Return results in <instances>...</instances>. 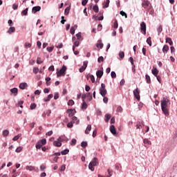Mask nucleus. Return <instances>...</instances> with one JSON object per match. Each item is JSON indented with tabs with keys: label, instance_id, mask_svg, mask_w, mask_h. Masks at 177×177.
I'll return each mask as SVG.
<instances>
[{
	"label": "nucleus",
	"instance_id": "7c9ffc66",
	"mask_svg": "<svg viewBox=\"0 0 177 177\" xmlns=\"http://www.w3.org/2000/svg\"><path fill=\"white\" fill-rule=\"evenodd\" d=\"M93 10H94L95 13H99V6L97 5L93 6Z\"/></svg>",
	"mask_w": 177,
	"mask_h": 177
},
{
	"label": "nucleus",
	"instance_id": "20e7f679",
	"mask_svg": "<svg viewBox=\"0 0 177 177\" xmlns=\"http://www.w3.org/2000/svg\"><path fill=\"white\" fill-rule=\"evenodd\" d=\"M143 127H145V122L143 121H142V122H138L137 124L136 125V129H142Z\"/></svg>",
	"mask_w": 177,
	"mask_h": 177
},
{
	"label": "nucleus",
	"instance_id": "ddd939ff",
	"mask_svg": "<svg viewBox=\"0 0 177 177\" xmlns=\"http://www.w3.org/2000/svg\"><path fill=\"white\" fill-rule=\"evenodd\" d=\"M96 75L97 78H102V77H103V71H101V70L97 71Z\"/></svg>",
	"mask_w": 177,
	"mask_h": 177
},
{
	"label": "nucleus",
	"instance_id": "0eeeda50",
	"mask_svg": "<svg viewBox=\"0 0 177 177\" xmlns=\"http://www.w3.org/2000/svg\"><path fill=\"white\" fill-rule=\"evenodd\" d=\"M100 95H101L102 97H104V96L107 95V90L106 88H100Z\"/></svg>",
	"mask_w": 177,
	"mask_h": 177
},
{
	"label": "nucleus",
	"instance_id": "ea45409f",
	"mask_svg": "<svg viewBox=\"0 0 177 177\" xmlns=\"http://www.w3.org/2000/svg\"><path fill=\"white\" fill-rule=\"evenodd\" d=\"M53 49H55V46H53L46 48V50H48L49 52V53H50V52H53Z\"/></svg>",
	"mask_w": 177,
	"mask_h": 177
},
{
	"label": "nucleus",
	"instance_id": "5701e85b",
	"mask_svg": "<svg viewBox=\"0 0 177 177\" xmlns=\"http://www.w3.org/2000/svg\"><path fill=\"white\" fill-rule=\"evenodd\" d=\"M143 143H144V145H148V146L151 145V141L149 140V139H147V138H145L143 140Z\"/></svg>",
	"mask_w": 177,
	"mask_h": 177
},
{
	"label": "nucleus",
	"instance_id": "79ce46f5",
	"mask_svg": "<svg viewBox=\"0 0 177 177\" xmlns=\"http://www.w3.org/2000/svg\"><path fill=\"white\" fill-rule=\"evenodd\" d=\"M35 147L37 150H39V149L42 147V145L39 143V141L37 142Z\"/></svg>",
	"mask_w": 177,
	"mask_h": 177
},
{
	"label": "nucleus",
	"instance_id": "c9c22d12",
	"mask_svg": "<svg viewBox=\"0 0 177 177\" xmlns=\"http://www.w3.org/2000/svg\"><path fill=\"white\" fill-rule=\"evenodd\" d=\"M95 166H93L92 165V163H89L88 164V169H90V171H92V172H93V171H95Z\"/></svg>",
	"mask_w": 177,
	"mask_h": 177
},
{
	"label": "nucleus",
	"instance_id": "c756f323",
	"mask_svg": "<svg viewBox=\"0 0 177 177\" xmlns=\"http://www.w3.org/2000/svg\"><path fill=\"white\" fill-rule=\"evenodd\" d=\"M76 38L77 41H82V36L81 35V32H79L77 34H76Z\"/></svg>",
	"mask_w": 177,
	"mask_h": 177
},
{
	"label": "nucleus",
	"instance_id": "6e6d98bb",
	"mask_svg": "<svg viewBox=\"0 0 177 177\" xmlns=\"http://www.w3.org/2000/svg\"><path fill=\"white\" fill-rule=\"evenodd\" d=\"M111 78H116L117 77V74L114 71H112L111 73Z\"/></svg>",
	"mask_w": 177,
	"mask_h": 177
},
{
	"label": "nucleus",
	"instance_id": "9b49d317",
	"mask_svg": "<svg viewBox=\"0 0 177 177\" xmlns=\"http://www.w3.org/2000/svg\"><path fill=\"white\" fill-rule=\"evenodd\" d=\"M39 10H41V6H34L32 8V13H37V12H39Z\"/></svg>",
	"mask_w": 177,
	"mask_h": 177
},
{
	"label": "nucleus",
	"instance_id": "cd10ccee",
	"mask_svg": "<svg viewBox=\"0 0 177 177\" xmlns=\"http://www.w3.org/2000/svg\"><path fill=\"white\" fill-rule=\"evenodd\" d=\"M89 77H90V78H91V82H92L93 84H94V82H95V76H93V75H88L86 76L87 80H89Z\"/></svg>",
	"mask_w": 177,
	"mask_h": 177
},
{
	"label": "nucleus",
	"instance_id": "473e14b6",
	"mask_svg": "<svg viewBox=\"0 0 177 177\" xmlns=\"http://www.w3.org/2000/svg\"><path fill=\"white\" fill-rule=\"evenodd\" d=\"M26 169L27 171H35V167L33 166H26Z\"/></svg>",
	"mask_w": 177,
	"mask_h": 177
},
{
	"label": "nucleus",
	"instance_id": "4468645a",
	"mask_svg": "<svg viewBox=\"0 0 177 177\" xmlns=\"http://www.w3.org/2000/svg\"><path fill=\"white\" fill-rule=\"evenodd\" d=\"M149 5H150V2L148 1H144L142 3V8H144L145 9L147 8V6H149Z\"/></svg>",
	"mask_w": 177,
	"mask_h": 177
},
{
	"label": "nucleus",
	"instance_id": "2eb2a0df",
	"mask_svg": "<svg viewBox=\"0 0 177 177\" xmlns=\"http://www.w3.org/2000/svg\"><path fill=\"white\" fill-rule=\"evenodd\" d=\"M15 31H16V28H15L14 26H11L8 30L7 32H8V34L10 35V34L15 32Z\"/></svg>",
	"mask_w": 177,
	"mask_h": 177
},
{
	"label": "nucleus",
	"instance_id": "4c0bfd02",
	"mask_svg": "<svg viewBox=\"0 0 177 177\" xmlns=\"http://www.w3.org/2000/svg\"><path fill=\"white\" fill-rule=\"evenodd\" d=\"M40 145H46V140L45 138L41 139L40 141H39Z\"/></svg>",
	"mask_w": 177,
	"mask_h": 177
},
{
	"label": "nucleus",
	"instance_id": "0e129e2a",
	"mask_svg": "<svg viewBox=\"0 0 177 177\" xmlns=\"http://www.w3.org/2000/svg\"><path fill=\"white\" fill-rule=\"evenodd\" d=\"M73 46H75V47L80 46V41H74Z\"/></svg>",
	"mask_w": 177,
	"mask_h": 177
},
{
	"label": "nucleus",
	"instance_id": "b1692460",
	"mask_svg": "<svg viewBox=\"0 0 177 177\" xmlns=\"http://www.w3.org/2000/svg\"><path fill=\"white\" fill-rule=\"evenodd\" d=\"M145 80L147 84H151V79L149 75H145Z\"/></svg>",
	"mask_w": 177,
	"mask_h": 177
},
{
	"label": "nucleus",
	"instance_id": "9d476101",
	"mask_svg": "<svg viewBox=\"0 0 177 177\" xmlns=\"http://www.w3.org/2000/svg\"><path fill=\"white\" fill-rule=\"evenodd\" d=\"M77 28H78V25L77 24L74 25V26H72L71 28L70 32L71 34H72V35H74L75 34V29Z\"/></svg>",
	"mask_w": 177,
	"mask_h": 177
},
{
	"label": "nucleus",
	"instance_id": "a18cd8bd",
	"mask_svg": "<svg viewBox=\"0 0 177 177\" xmlns=\"http://www.w3.org/2000/svg\"><path fill=\"white\" fill-rule=\"evenodd\" d=\"M119 56H120V59L125 57V53H124L123 51H120L119 53Z\"/></svg>",
	"mask_w": 177,
	"mask_h": 177
},
{
	"label": "nucleus",
	"instance_id": "49530a36",
	"mask_svg": "<svg viewBox=\"0 0 177 177\" xmlns=\"http://www.w3.org/2000/svg\"><path fill=\"white\" fill-rule=\"evenodd\" d=\"M147 43L148 44V45L149 46H151V37H149L147 39Z\"/></svg>",
	"mask_w": 177,
	"mask_h": 177
},
{
	"label": "nucleus",
	"instance_id": "5fc2aeb1",
	"mask_svg": "<svg viewBox=\"0 0 177 177\" xmlns=\"http://www.w3.org/2000/svg\"><path fill=\"white\" fill-rule=\"evenodd\" d=\"M113 27L115 28H118V21H117V19H115L114 23H113Z\"/></svg>",
	"mask_w": 177,
	"mask_h": 177
},
{
	"label": "nucleus",
	"instance_id": "aec40b11",
	"mask_svg": "<svg viewBox=\"0 0 177 177\" xmlns=\"http://www.w3.org/2000/svg\"><path fill=\"white\" fill-rule=\"evenodd\" d=\"M151 73L154 77H157L158 75V70L156 69V68H154L151 70Z\"/></svg>",
	"mask_w": 177,
	"mask_h": 177
},
{
	"label": "nucleus",
	"instance_id": "37998d69",
	"mask_svg": "<svg viewBox=\"0 0 177 177\" xmlns=\"http://www.w3.org/2000/svg\"><path fill=\"white\" fill-rule=\"evenodd\" d=\"M30 110L37 109V104L35 103L31 104L30 106Z\"/></svg>",
	"mask_w": 177,
	"mask_h": 177
},
{
	"label": "nucleus",
	"instance_id": "6e6552de",
	"mask_svg": "<svg viewBox=\"0 0 177 177\" xmlns=\"http://www.w3.org/2000/svg\"><path fill=\"white\" fill-rule=\"evenodd\" d=\"M140 30L143 31L144 34H146V23L144 21L140 24Z\"/></svg>",
	"mask_w": 177,
	"mask_h": 177
},
{
	"label": "nucleus",
	"instance_id": "052dcab7",
	"mask_svg": "<svg viewBox=\"0 0 177 177\" xmlns=\"http://www.w3.org/2000/svg\"><path fill=\"white\" fill-rule=\"evenodd\" d=\"M19 8V6L17 5V4H16V3H14L13 5H12V9H13V10H17V8Z\"/></svg>",
	"mask_w": 177,
	"mask_h": 177
},
{
	"label": "nucleus",
	"instance_id": "58836bf2",
	"mask_svg": "<svg viewBox=\"0 0 177 177\" xmlns=\"http://www.w3.org/2000/svg\"><path fill=\"white\" fill-rule=\"evenodd\" d=\"M81 146L83 147V149H85V147L88 146V142L86 141H83L81 143Z\"/></svg>",
	"mask_w": 177,
	"mask_h": 177
},
{
	"label": "nucleus",
	"instance_id": "6ab92c4d",
	"mask_svg": "<svg viewBox=\"0 0 177 177\" xmlns=\"http://www.w3.org/2000/svg\"><path fill=\"white\" fill-rule=\"evenodd\" d=\"M166 44H169L170 46H172V45H174L172 39H171L170 37H166Z\"/></svg>",
	"mask_w": 177,
	"mask_h": 177
},
{
	"label": "nucleus",
	"instance_id": "c03bdc74",
	"mask_svg": "<svg viewBox=\"0 0 177 177\" xmlns=\"http://www.w3.org/2000/svg\"><path fill=\"white\" fill-rule=\"evenodd\" d=\"M76 144H77V140L75 138L72 139L71 142V146H75Z\"/></svg>",
	"mask_w": 177,
	"mask_h": 177
},
{
	"label": "nucleus",
	"instance_id": "39448f33",
	"mask_svg": "<svg viewBox=\"0 0 177 177\" xmlns=\"http://www.w3.org/2000/svg\"><path fill=\"white\" fill-rule=\"evenodd\" d=\"M59 142H68V138L66 137V136H61L59 138H57Z\"/></svg>",
	"mask_w": 177,
	"mask_h": 177
},
{
	"label": "nucleus",
	"instance_id": "a19ab883",
	"mask_svg": "<svg viewBox=\"0 0 177 177\" xmlns=\"http://www.w3.org/2000/svg\"><path fill=\"white\" fill-rule=\"evenodd\" d=\"M37 64H42V63H44V62L42 60H41V57H38L37 58Z\"/></svg>",
	"mask_w": 177,
	"mask_h": 177
},
{
	"label": "nucleus",
	"instance_id": "a211bd4d",
	"mask_svg": "<svg viewBox=\"0 0 177 177\" xmlns=\"http://www.w3.org/2000/svg\"><path fill=\"white\" fill-rule=\"evenodd\" d=\"M53 145L55 146V147H61L62 142L57 140L53 142Z\"/></svg>",
	"mask_w": 177,
	"mask_h": 177
},
{
	"label": "nucleus",
	"instance_id": "864d4df0",
	"mask_svg": "<svg viewBox=\"0 0 177 177\" xmlns=\"http://www.w3.org/2000/svg\"><path fill=\"white\" fill-rule=\"evenodd\" d=\"M117 113H122V107L121 106H118L116 109Z\"/></svg>",
	"mask_w": 177,
	"mask_h": 177
},
{
	"label": "nucleus",
	"instance_id": "13d9d810",
	"mask_svg": "<svg viewBox=\"0 0 177 177\" xmlns=\"http://www.w3.org/2000/svg\"><path fill=\"white\" fill-rule=\"evenodd\" d=\"M107 171H108V174H109V175L108 177H111V176H113V170H111V169H108Z\"/></svg>",
	"mask_w": 177,
	"mask_h": 177
},
{
	"label": "nucleus",
	"instance_id": "c85d7f7f",
	"mask_svg": "<svg viewBox=\"0 0 177 177\" xmlns=\"http://www.w3.org/2000/svg\"><path fill=\"white\" fill-rule=\"evenodd\" d=\"M71 6L66 7V8L65 10H64V15H65V16L68 15V13H70V10H71Z\"/></svg>",
	"mask_w": 177,
	"mask_h": 177
},
{
	"label": "nucleus",
	"instance_id": "412c9836",
	"mask_svg": "<svg viewBox=\"0 0 177 177\" xmlns=\"http://www.w3.org/2000/svg\"><path fill=\"white\" fill-rule=\"evenodd\" d=\"M162 52L163 53H167V52H168L169 50V46H168L167 45H165L162 48Z\"/></svg>",
	"mask_w": 177,
	"mask_h": 177
},
{
	"label": "nucleus",
	"instance_id": "f257e3e1",
	"mask_svg": "<svg viewBox=\"0 0 177 177\" xmlns=\"http://www.w3.org/2000/svg\"><path fill=\"white\" fill-rule=\"evenodd\" d=\"M169 102V100L167 97H163V99L160 101V105H161V110L166 115V117H168L169 115V111L168 110V102Z\"/></svg>",
	"mask_w": 177,
	"mask_h": 177
},
{
	"label": "nucleus",
	"instance_id": "7ed1b4c3",
	"mask_svg": "<svg viewBox=\"0 0 177 177\" xmlns=\"http://www.w3.org/2000/svg\"><path fill=\"white\" fill-rule=\"evenodd\" d=\"M133 95L137 99V100H140V91H139V88H136L133 91Z\"/></svg>",
	"mask_w": 177,
	"mask_h": 177
},
{
	"label": "nucleus",
	"instance_id": "bb28decb",
	"mask_svg": "<svg viewBox=\"0 0 177 177\" xmlns=\"http://www.w3.org/2000/svg\"><path fill=\"white\" fill-rule=\"evenodd\" d=\"M110 118H111V115L109 114V113H106L105 115V118H104V121L105 122H109Z\"/></svg>",
	"mask_w": 177,
	"mask_h": 177
},
{
	"label": "nucleus",
	"instance_id": "f704fd0d",
	"mask_svg": "<svg viewBox=\"0 0 177 177\" xmlns=\"http://www.w3.org/2000/svg\"><path fill=\"white\" fill-rule=\"evenodd\" d=\"M21 137V133H19L18 135L15 136L13 138L12 140L16 141L19 140V138Z\"/></svg>",
	"mask_w": 177,
	"mask_h": 177
},
{
	"label": "nucleus",
	"instance_id": "1a4fd4ad",
	"mask_svg": "<svg viewBox=\"0 0 177 177\" xmlns=\"http://www.w3.org/2000/svg\"><path fill=\"white\" fill-rule=\"evenodd\" d=\"M110 131L112 135H117V130H115V127L114 125L110 127Z\"/></svg>",
	"mask_w": 177,
	"mask_h": 177
},
{
	"label": "nucleus",
	"instance_id": "680f3d73",
	"mask_svg": "<svg viewBox=\"0 0 177 177\" xmlns=\"http://www.w3.org/2000/svg\"><path fill=\"white\" fill-rule=\"evenodd\" d=\"M129 62H130L131 66H133V64H135L133 63V57H130L129 58Z\"/></svg>",
	"mask_w": 177,
	"mask_h": 177
},
{
	"label": "nucleus",
	"instance_id": "3c124183",
	"mask_svg": "<svg viewBox=\"0 0 177 177\" xmlns=\"http://www.w3.org/2000/svg\"><path fill=\"white\" fill-rule=\"evenodd\" d=\"M55 48H57V49H62V48H63V43H60L59 44H56Z\"/></svg>",
	"mask_w": 177,
	"mask_h": 177
},
{
	"label": "nucleus",
	"instance_id": "338daca9",
	"mask_svg": "<svg viewBox=\"0 0 177 177\" xmlns=\"http://www.w3.org/2000/svg\"><path fill=\"white\" fill-rule=\"evenodd\" d=\"M48 71H55V66L51 65V66L48 68Z\"/></svg>",
	"mask_w": 177,
	"mask_h": 177
},
{
	"label": "nucleus",
	"instance_id": "a878e982",
	"mask_svg": "<svg viewBox=\"0 0 177 177\" xmlns=\"http://www.w3.org/2000/svg\"><path fill=\"white\" fill-rule=\"evenodd\" d=\"M21 15H22V16H27V15H28V8H26L25 10H22Z\"/></svg>",
	"mask_w": 177,
	"mask_h": 177
},
{
	"label": "nucleus",
	"instance_id": "603ef678",
	"mask_svg": "<svg viewBox=\"0 0 177 177\" xmlns=\"http://www.w3.org/2000/svg\"><path fill=\"white\" fill-rule=\"evenodd\" d=\"M68 106H74V101L73 100H69L68 102Z\"/></svg>",
	"mask_w": 177,
	"mask_h": 177
},
{
	"label": "nucleus",
	"instance_id": "09e8293b",
	"mask_svg": "<svg viewBox=\"0 0 177 177\" xmlns=\"http://www.w3.org/2000/svg\"><path fill=\"white\" fill-rule=\"evenodd\" d=\"M109 5H110V0H106L104 5V8H109Z\"/></svg>",
	"mask_w": 177,
	"mask_h": 177
},
{
	"label": "nucleus",
	"instance_id": "e2e57ef3",
	"mask_svg": "<svg viewBox=\"0 0 177 177\" xmlns=\"http://www.w3.org/2000/svg\"><path fill=\"white\" fill-rule=\"evenodd\" d=\"M85 70H86V68H85L84 66H82L81 68H80L79 71L80 73H84Z\"/></svg>",
	"mask_w": 177,
	"mask_h": 177
},
{
	"label": "nucleus",
	"instance_id": "774afa93",
	"mask_svg": "<svg viewBox=\"0 0 177 177\" xmlns=\"http://www.w3.org/2000/svg\"><path fill=\"white\" fill-rule=\"evenodd\" d=\"M86 3H88V0H82V6H86Z\"/></svg>",
	"mask_w": 177,
	"mask_h": 177
},
{
	"label": "nucleus",
	"instance_id": "4be33fe9",
	"mask_svg": "<svg viewBox=\"0 0 177 177\" xmlns=\"http://www.w3.org/2000/svg\"><path fill=\"white\" fill-rule=\"evenodd\" d=\"M53 97V94H50L48 95L47 98L44 99V102H50V100Z\"/></svg>",
	"mask_w": 177,
	"mask_h": 177
},
{
	"label": "nucleus",
	"instance_id": "72a5a7b5",
	"mask_svg": "<svg viewBox=\"0 0 177 177\" xmlns=\"http://www.w3.org/2000/svg\"><path fill=\"white\" fill-rule=\"evenodd\" d=\"M82 109H83L84 110H86V109H88V104L85 101H83V103L82 104Z\"/></svg>",
	"mask_w": 177,
	"mask_h": 177
},
{
	"label": "nucleus",
	"instance_id": "f03ea898",
	"mask_svg": "<svg viewBox=\"0 0 177 177\" xmlns=\"http://www.w3.org/2000/svg\"><path fill=\"white\" fill-rule=\"evenodd\" d=\"M66 71H67V66L63 65L59 71L57 72V77H62V75H66Z\"/></svg>",
	"mask_w": 177,
	"mask_h": 177
},
{
	"label": "nucleus",
	"instance_id": "de8ad7c7",
	"mask_svg": "<svg viewBox=\"0 0 177 177\" xmlns=\"http://www.w3.org/2000/svg\"><path fill=\"white\" fill-rule=\"evenodd\" d=\"M98 63H102V62H104V57L103 56H100L97 59Z\"/></svg>",
	"mask_w": 177,
	"mask_h": 177
},
{
	"label": "nucleus",
	"instance_id": "bf43d9fd",
	"mask_svg": "<svg viewBox=\"0 0 177 177\" xmlns=\"http://www.w3.org/2000/svg\"><path fill=\"white\" fill-rule=\"evenodd\" d=\"M120 13L121 16H124V17H125V19H127V17H128V15L126 14L125 12H124V11H120Z\"/></svg>",
	"mask_w": 177,
	"mask_h": 177
},
{
	"label": "nucleus",
	"instance_id": "f8f14e48",
	"mask_svg": "<svg viewBox=\"0 0 177 177\" xmlns=\"http://www.w3.org/2000/svg\"><path fill=\"white\" fill-rule=\"evenodd\" d=\"M11 93L14 94V96H17V93H19V89L16 87L11 88L10 90Z\"/></svg>",
	"mask_w": 177,
	"mask_h": 177
},
{
	"label": "nucleus",
	"instance_id": "4d7b16f0",
	"mask_svg": "<svg viewBox=\"0 0 177 177\" xmlns=\"http://www.w3.org/2000/svg\"><path fill=\"white\" fill-rule=\"evenodd\" d=\"M21 150H23V147H18L16 149L15 151H16V153H20L21 151Z\"/></svg>",
	"mask_w": 177,
	"mask_h": 177
},
{
	"label": "nucleus",
	"instance_id": "393cba45",
	"mask_svg": "<svg viewBox=\"0 0 177 177\" xmlns=\"http://www.w3.org/2000/svg\"><path fill=\"white\" fill-rule=\"evenodd\" d=\"M70 152V150L68 149H65L61 151V154L62 156H66V154H68Z\"/></svg>",
	"mask_w": 177,
	"mask_h": 177
},
{
	"label": "nucleus",
	"instance_id": "2f4dec72",
	"mask_svg": "<svg viewBox=\"0 0 177 177\" xmlns=\"http://www.w3.org/2000/svg\"><path fill=\"white\" fill-rule=\"evenodd\" d=\"M2 135L4 138H6L9 135V131L8 129L3 131Z\"/></svg>",
	"mask_w": 177,
	"mask_h": 177
},
{
	"label": "nucleus",
	"instance_id": "69168bd1",
	"mask_svg": "<svg viewBox=\"0 0 177 177\" xmlns=\"http://www.w3.org/2000/svg\"><path fill=\"white\" fill-rule=\"evenodd\" d=\"M59 99V93H55L54 95V100H57Z\"/></svg>",
	"mask_w": 177,
	"mask_h": 177
},
{
	"label": "nucleus",
	"instance_id": "dca6fc26",
	"mask_svg": "<svg viewBox=\"0 0 177 177\" xmlns=\"http://www.w3.org/2000/svg\"><path fill=\"white\" fill-rule=\"evenodd\" d=\"M68 111H71V113H69V114H68V117H70V118L74 117V112L76 113L75 110V109H68L66 113H68ZM73 111H74V112H73Z\"/></svg>",
	"mask_w": 177,
	"mask_h": 177
},
{
	"label": "nucleus",
	"instance_id": "e433bc0d",
	"mask_svg": "<svg viewBox=\"0 0 177 177\" xmlns=\"http://www.w3.org/2000/svg\"><path fill=\"white\" fill-rule=\"evenodd\" d=\"M157 32H158V35H160V34H161V32H162V26H160L157 28Z\"/></svg>",
	"mask_w": 177,
	"mask_h": 177
},
{
	"label": "nucleus",
	"instance_id": "f3484780",
	"mask_svg": "<svg viewBox=\"0 0 177 177\" xmlns=\"http://www.w3.org/2000/svg\"><path fill=\"white\" fill-rule=\"evenodd\" d=\"M27 86H28V84H27L26 82L19 84V88L20 89L24 90L26 88H27Z\"/></svg>",
	"mask_w": 177,
	"mask_h": 177
},
{
	"label": "nucleus",
	"instance_id": "423d86ee",
	"mask_svg": "<svg viewBox=\"0 0 177 177\" xmlns=\"http://www.w3.org/2000/svg\"><path fill=\"white\" fill-rule=\"evenodd\" d=\"M90 164H91V165L96 167V165H97V164H99V160L97 159V158H94L93 159V160H91L90 162Z\"/></svg>",
	"mask_w": 177,
	"mask_h": 177
},
{
	"label": "nucleus",
	"instance_id": "8fccbe9b",
	"mask_svg": "<svg viewBox=\"0 0 177 177\" xmlns=\"http://www.w3.org/2000/svg\"><path fill=\"white\" fill-rule=\"evenodd\" d=\"M38 71H39V68H38V67H34L33 68L34 74H38Z\"/></svg>",
	"mask_w": 177,
	"mask_h": 177
}]
</instances>
